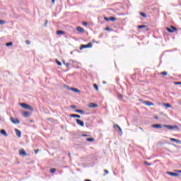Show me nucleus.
Wrapping results in <instances>:
<instances>
[{
  "mask_svg": "<svg viewBox=\"0 0 181 181\" xmlns=\"http://www.w3.org/2000/svg\"><path fill=\"white\" fill-rule=\"evenodd\" d=\"M144 104H145L148 107H151V105H153V103H152L151 101H144Z\"/></svg>",
  "mask_w": 181,
  "mask_h": 181,
  "instance_id": "2eb2a0df",
  "label": "nucleus"
},
{
  "mask_svg": "<svg viewBox=\"0 0 181 181\" xmlns=\"http://www.w3.org/2000/svg\"><path fill=\"white\" fill-rule=\"evenodd\" d=\"M144 28H146V25H138V29H144Z\"/></svg>",
  "mask_w": 181,
  "mask_h": 181,
  "instance_id": "b1692460",
  "label": "nucleus"
},
{
  "mask_svg": "<svg viewBox=\"0 0 181 181\" xmlns=\"http://www.w3.org/2000/svg\"><path fill=\"white\" fill-rule=\"evenodd\" d=\"M70 62H72V63H74V60L73 59H71Z\"/></svg>",
  "mask_w": 181,
  "mask_h": 181,
  "instance_id": "603ef678",
  "label": "nucleus"
},
{
  "mask_svg": "<svg viewBox=\"0 0 181 181\" xmlns=\"http://www.w3.org/2000/svg\"><path fill=\"white\" fill-rule=\"evenodd\" d=\"M103 84H107V82L105 81H103Z\"/></svg>",
  "mask_w": 181,
  "mask_h": 181,
  "instance_id": "de8ad7c7",
  "label": "nucleus"
},
{
  "mask_svg": "<svg viewBox=\"0 0 181 181\" xmlns=\"http://www.w3.org/2000/svg\"><path fill=\"white\" fill-rule=\"evenodd\" d=\"M48 22H49V21H47V20L45 21V28L47 26Z\"/></svg>",
  "mask_w": 181,
  "mask_h": 181,
  "instance_id": "a19ab883",
  "label": "nucleus"
},
{
  "mask_svg": "<svg viewBox=\"0 0 181 181\" xmlns=\"http://www.w3.org/2000/svg\"><path fill=\"white\" fill-rule=\"evenodd\" d=\"M163 127L167 129H179V127L176 125L164 124Z\"/></svg>",
  "mask_w": 181,
  "mask_h": 181,
  "instance_id": "f03ea898",
  "label": "nucleus"
},
{
  "mask_svg": "<svg viewBox=\"0 0 181 181\" xmlns=\"http://www.w3.org/2000/svg\"><path fill=\"white\" fill-rule=\"evenodd\" d=\"M40 151V149L34 150L35 155H37V153Z\"/></svg>",
  "mask_w": 181,
  "mask_h": 181,
  "instance_id": "4c0bfd02",
  "label": "nucleus"
},
{
  "mask_svg": "<svg viewBox=\"0 0 181 181\" xmlns=\"http://www.w3.org/2000/svg\"><path fill=\"white\" fill-rule=\"evenodd\" d=\"M164 105L166 107V108H170V107H172V105H170L169 103H165Z\"/></svg>",
  "mask_w": 181,
  "mask_h": 181,
  "instance_id": "cd10ccee",
  "label": "nucleus"
},
{
  "mask_svg": "<svg viewBox=\"0 0 181 181\" xmlns=\"http://www.w3.org/2000/svg\"><path fill=\"white\" fill-rule=\"evenodd\" d=\"M57 169L56 168H52L50 169V173H54L56 172Z\"/></svg>",
  "mask_w": 181,
  "mask_h": 181,
  "instance_id": "473e14b6",
  "label": "nucleus"
},
{
  "mask_svg": "<svg viewBox=\"0 0 181 181\" xmlns=\"http://www.w3.org/2000/svg\"><path fill=\"white\" fill-rule=\"evenodd\" d=\"M90 108H95V107H98V105L96 103H90L89 104Z\"/></svg>",
  "mask_w": 181,
  "mask_h": 181,
  "instance_id": "a211bd4d",
  "label": "nucleus"
},
{
  "mask_svg": "<svg viewBox=\"0 0 181 181\" xmlns=\"http://www.w3.org/2000/svg\"><path fill=\"white\" fill-rule=\"evenodd\" d=\"M76 30H77L78 32H80L81 33H84V28H81V27H80V26H78V27L76 28Z\"/></svg>",
  "mask_w": 181,
  "mask_h": 181,
  "instance_id": "4468645a",
  "label": "nucleus"
},
{
  "mask_svg": "<svg viewBox=\"0 0 181 181\" xmlns=\"http://www.w3.org/2000/svg\"><path fill=\"white\" fill-rule=\"evenodd\" d=\"M94 88H95L96 91H98V86L97 84L93 85Z\"/></svg>",
  "mask_w": 181,
  "mask_h": 181,
  "instance_id": "72a5a7b5",
  "label": "nucleus"
},
{
  "mask_svg": "<svg viewBox=\"0 0 181 181\" xmlns=\"http://www.w3.org/2000/svg\"><path fill=\"white\" fill-rule=\"evenodd\" d=\"M117 98L119 100H122V98H124V95L121 93H117Z\"/></svg>",
  "mask_w": 181,
  "mask_h": 181,
  "instance_id": "412c9836",
  "label": "nucleus"
},
{
  "mask_svg": "<svg viewBox=\"0 0 181 181\" xmlns=\"http://www.w3.org/2000/svg\"><path fill=\"white\" fill-rule=\"evenodd\" d=\"M105 30H107L109 32H112V29L110 28V27H107Z\"/></svg>",
  "mask_w": 181,
  "mask_h": 181,
  "instance_id": "e433bc0d",
  "label": "nucleus"
},
{
  "mask_svg": "<svg viewBox=\"0 0 181 181\" xmlns=\"http://www.w3.org/2000/svg\"><path fill=\"white\" fill-rule=\"evenodd\" d=\"M70 90H71V91H73L74 93H80V90L76 88H71Z\"/></svg>",
  "mask_w": 181,
  "mask_h": 181,
  "instance_id": "aec40b11",
  "label": "nucleus"
},
{
  "mask_svg": "<svg viewBox=\"0 0 181 181\" xmlns=\"http://www.w3.org/2000/svg\"><path fill=\"white\" fill-rule=\"evenodd\" d=\"M0 133L1 135H4V136H8V133H6V131L5 129H1L0 131Z\"/></svg>",
  "mask_w": 181,
  "mask_h": 181,
  "instance_id": "f3484780",
  "label": "nucleus"
},
{
  "mask_svg": "<svg viewBox=\"0 0 181 181\" xmlns=\"http://www.w3.org/2000/svg\"><path fill=\"white\" fill-rule=\"evenodd\" d=\"M19 155H22L23 156H27L28 153H26V151H25V149H21L19 151Z\"/></svg>",
  "mask_w": 181,
  "mask_h": 181,
  "instance_id": "9b49d317",
  "label": "nucleus"
},
{
  "mask_svg": "<svg viewBox=\"0 0 181 181\" xmlns=\"http://www.w3.org/2000/svg\"><path fill=\"white\" fill-rule=\"evenodd\" d=\"M23 117H25V118H28V117H29L30 113L29 112H23Z\"/></svg>",
  "mask_w": 181,
  "mask_h": 181,
  "instance_id": "4be33fe9",
  "label": "nucleus"
},
{
  "mask_svg": "<svg viewBox=\"0 0 181 181\" xmlns=\"http://www.w3.org/2000/svg\"><path fill=\"white\" fill-rule=\"evenodd\" d=\"M113 128H115V129H116V131L117 129H119V132H122V129H121V127L118 124H115L113 126Z\"/></svg>",
  "mask_w": 181,
  "mask_h": 181,
  "instance_id": "dca6fc26",
  "label": "nucleus"
},
{
  "mask_svg": "<svg viewBox=\"0 0 181 181\" xmlns=\"http://www.w3.org/2000/svg\"><path fill=\"white\" fill-rule=\"evenodd\" d=\"M152 128H156V129H160L162 128L163 126L160 124H152Z\"/></svg>",
  "mask_w": 181,
  "mask_h": 181,
  "instance_id": "1a4fd4ad",
  "label": "nucleus"
},
{
  "mask_svg": "<svg viewBox=\"0 0 181 181\" xmlns=\"http://www.w3.org/2000/svg\"><path fill=\"white\" fill-rule=\"evenodd\" d=\"M13 45V43L12 42L6 43V46H7V47H9V46H12Z\"/></svg>",
  "mask_w": 181,
  "mask_h": 181,
  "instance_id": "a878e982",
  "label": "nucleus"
},
{
  "mask_svg": "<svg viewBox=\"0 0 181 181\" xmlns=\"http://www.w3.org/2000/svg\"><path fill=\"white\" fill-rule=\"evenodd\" d=\"M146 31L149 30V28H146Z\"/></svg>",
  "mask_w": 181,
  "mask_h": 181,
  "instance_id": "864d4df0",
  "label": "nucleus"
},
{
  "mask_svg": "<svg viewBox=\"0 0 181 181\" xmlns=\"http://www.w3.org/2000/svg\"><path fill=\"white\" fill-rule=\"evenodd\" d=\"M15 131L17 136H18V138H21V136H22V132L18 129H15Z\"/></svg>",
  "mask_w": 181,
  "mask_h": 181,
  "instance_id": "f8f14e48",
  "label": "nucleus"
},
{
  "mask_svg": "<svg viewBox=\"0 0 181 181\" xmlns=\"http://www.w3.org/2000/svg\"><path fill=\"white\" fill-rule=\"evenodd\" d=\"M167 175H170V176H173V177L179 176V173H173V172H167Z\"/></svg>",
  "mask_w": 181,
  "mask_h": 181,
  "instance_id": "6e6552de",
  "label": "nucleus"
},
{
  "mask_svg": "<svg viewBox=\"0 0 181 181\" xmlns=\"http://www.w3.org/2000/svg\"><path fill=\"white\" fill-rule=\"evenodd\" d=\"M75 112H78V114H84V110H75Z\"/></svg>",
  "mask_w": 181,
  "mask_h": 181,
  "instance_id": "5701e85b",
  "label": "nucleus"
},
{
  "mask_svg": "<svg viewBox=\"0 0 181 181\" xmlns=\"http://www.w3.org/2000/svg\"><path fill=\"white\" fill-rule=\"evenodd\" d=\"M6 22L4 20H0V25H5Z\"/></svg>",
  "mask_w": 181,
  "mask_h": 181,
  "instance_id": "7c9ffc66",
  "label": "nucleus"
},
{
  "mask_svg": "<svg viewBox=\"0 0 181 181\" xmlns=\"http://www.w3.org/2000/svg\"><path fill=\"white\" fill-rule=\"evenodd\" d=\"M57 35H66V33L63 30H57L56 32Z\"/></svg>",
  "mask_w": 181,
  "mask_h": 181,
  "instance_id": "6ab92c4d",
  "label": "nucleus"
},
{
  "mask_svg": "<svg viewBox=\"0 0 181 181\" xmlns=\"http://www.w3.org/2000/svg\"><path fill=\"white\" fill-rule=\"evenodd\" d=\"M139 129H141V131H144V129H142V127H139Z\"/></svg>",
  "mask_w": 181,
  "mask_h": 181,
  "instance_id": "3c124183",
  "label": "nucleus"
},
{
  "mask_svg": "<svg viewBox=\"0 0 181 181\" xmlns=\"http://www.w3.org/2000/svg\"><path fill=\"white\" fill-rule=\"evenodd\" d=\"M10 121H11V122L13 123V124H20L21 123V122L18 119H15V118H13V117H11L10 118Z\"/></svg>",
  "mask_w": 181,
  "mask_h": 181,
  "instance_id": "0eeeda50",
  "label": "nucleus"
},
{
  "mask_svg": "<svg viewBox=\"0 0 181 181\" xmlns=\"http://www.w3.org/2000/svg\"><path fill=\"white\" fill-rule=\"evenodd\" d=\"M166 30L170 33H173L175 31L177 30V28L173 25H171L170 28H166Z\"/></svg>",
  "mask_w": 181,
  "mask_h": 181,
  "instance_id": "20e7f679",
  "label": "nucleus"
},
{
  "mask_svg": "<svg viewBox=\"0 0 181 181\" xmlns=\"http://www.w3.org/2000/svg\"><path fill=\"white\" fill-rule=\"evenodd\" d=\"M154 118L155 119H159V117H158V116H156Z\"/></svg>",
  "mask_w": 181,
  "mask_h": 181,
  "instance_id": "09e8293b",
  "label": "nucleus"
},
{
  "mask_svg": "<svg viewBox=\"0 0 181 181\" xmlns=\"http://www.w3.org/2000/svg\"><path fill=\"white\" fill-rule=\"evenodd\" d=\"M56 0H52V4H54Z\"/></svg>",
  "mask_w": 181,
  "mask_h": 181,
  "instance_id": "8fccbe9b",
  "label": "nucleus"
},
{
  "mask_svg": "<svg viewBox=\"0 0 181 181\" xmlns=\"http://www.w3.org/2000/svg\"><path fill=\"white\" fill-rule=\"evenodd\" d=\"M83 26H87V25H88V23H87V22H83Z\"/></svg>",
  "mask_w": 181,
  "mask_h": 181,
  "instance_id": "79ce46f5",
  "label": "nucleus"
},
{
  "mask_svg": "<svg viewBox=\"0 0 181 181\" xmlns=\"http://www.w3.org/2000/svg\"><path fill=\"white\" fill-rule=\"evenodd\" d=\"M63 63L64 65H66V67H69V63H66L64 61H63Z\"/></svg>",
  "mask_w": 181,
  "mask_h": 181,
  "instance_id": "58836bf2",
  "label": "nucleus"
},
{
  "mask_svg": "<svg viewBox=\"0 0 181 181\" xmlns=\"http://www.w3.org/2000/svg\"><path fill=\"white\" fill-rule=\"evenodd\" d=\"M104 19L105 21H107V22H110V21H111L112 22H115V21H117V18L112 16L110 18L105 17Z\"/></svg>",
  "mask_w": 181,
  "mask_h": 181,
  "instance_id": "39448f33",
  "label": "nucleus"
},
{
  "mask_svg": "<svg viewBox=\"0 0 181 181\" xmlns=\"http://www.w3.org/2000/svg\"><path fill=\"white\" fill-rule=\"evenodd\" d=\"M86 141L88 142H94V138H88Z\"/></svg>",
  "mask_w": 181,
  "mask_h": 181,
  "instance_id": "393cba45",
  "label": "nucleus"
},
{
  "mask_svg": "<svg viewBox=\"0 0 181 181\" xmlns=\"http://www.w3.org/2000/svg\"><path fill=\"white\" fill-rule=\"evenodd\" d=\"M86 128H91L92 125H91V124L88 122L86 124Z\"/></svg>",
  "mask_w": 181,
  "mask_h": 181,
  "instance_id": "c756f323",
  "label": "nucleus"
},
{
  "mask_svg": "<svg viewBox=\"0 0 181 181\" xmlns=\"http://www.w3.org/2000/svg\"><path fill=\"white\" fill-rule=\"evenodd\" d=\"M161 76H168V73L166 71L160 72Z\"/></svg>",
  "mask_w": 181,
  "mask_h": 181,
  "instance_id": "2f4dec72",
  "label": "nucleus"
},
{
  "mask_svg": "<svg viewBox=\"0 0 181 181\" xmlns=\"http://www.w3.org/2000/svg\"><path fill=\"white\" fill-rule=\"evenodd\" d=\"M70 108H72V110H76V108H77L76 105H72L70 106Z\"/></svg>",
  "mask_w": 181,
  "mask_h": 181,
  "instance_id": "f704fd0d",
  "label": "nucleus"
},
{
  "mask_svg": "<svg viewBox=\"0 0 181 181\" xmlns=\"http://www.w3.org/2000/svg\"><path fill=\"white\" fill-rule=\"evenodd\" d=\"M25 43H26V45H30V40H27L25 41Z\"/></svg>",
  "mask_w": 181,
  "mask_h": 181,
  "instance_id": "ea45409f",
  "label": "nucleus"
},
{
  "mask_svg": "<svg viewBox=\"0 0 181 181\" xmlns=\"http://www.w3.org/2000/svg\"><path fill=\"white\" fill-rule=\"evenodd\" d=\"M170 140L172 142H175L176 144H178L181 145V141L179 140V139H173V138H170Z\"/></svg>",
  "mask_w": 181,
  "mask_h": 181,
  "instance_id": "9d476101",
  "label": "nucleus"
},
{
  "mask_svg": "<svg viewBox=\"0 0 181 181\" xmlns=\"http://www.w3.org/2000/svg\"><path fill=\"white\" fill-rule=\"evenodd\" d=\"M21 107L25 110H29L30 111H35V109L32 106L29 105L28 103H20Z\"/></svg>",
  "mask_w": 181,
  "mask_h": 181,
  "instance_id": "f257e3e1",
  "label": "nucleus"
},
{
  "mask_svg": "<svg viewBox=\"0 0 181 181\" xmlns=\"http://www.w3.org/2000/svg\"><path fill=\"white\" fill-rule=\"evenodd\" d=\"M144 165H146L147 166H152V163H148V161L144 162Z\"/></svg>",
  "mask_w": 181,
  "mask_h": 181,
  "instance_id": "bb28decb",
  "label": "nucleus"
},
{
  "mask_svg": "<svg viewBox=\"0 0 181 181\" xmlns=\"http://www.w3.org/2000/svg\"><path fill=\"white\" fill-rule=\"evenodd\" d=\"M141 16H142L143 18H146V13L141 12L140 13Z\"/></svg>",
  "mask_w": 181,
  "mask_h": 181,
  "instance_id": "c85d7f7f",
  "label": "nucleus"
},
{
  "mask_svg": "<svg viewBox=\"0 0 181 181\" xmlns=\"http://www.w3.org/2000/svg\"><path fill=\"white\" fill-rule=\"evenodd\" d=\"M76 122L78 124V125H80V127H84V122H83V120L76 119Z\"/></svg>",
  "mask_w": 181,
  "mask_h": 181,
  "instance_id": "423d86ee",
  "label": "nucleus"
},
{
  "mask_svg": "<svg viewBox=\"0 0 181 181\" xmlns=\"http://www.w3.org/2000/svg\"><path fill=\"white\" fill-rule=\"evenodd\" d=\"M104 172H105V173L106 175H108V173H109V172H108L107 170H104Z\"/></svg>",
  "mask_w": 181,
  "mask_h": 181,
  "instance_id": "37998d69",
  "label": "nucleus"
},
{
  "mask_svg": "<svg viewBox=\"0 0 181 181\" xmlns=\"http://www.w3.org/2000/svg\"><path fill=\"white\" fill-rule=\"evenodd\" d=\"M69 117H71V118H81V116H80V115L76 114H71Z\"/></svg>",
  "mask_w": 181,
  "mask_h": 181,
  "instance_id": "ddd939ff",
  "label": "nucleus"
},
{
  "mask_svg": "<svg viewBox=\"0 0 181 181\" xmlns=\"http://www.w3.org/2000/svg\"><path fill=\"white\" fill-rule=\"evenodd\" d=\"M82 136L87 137V136H88V135H87V134H82Z\"/></svg>",
  "mask_w": 181,
  "mask_h": 181,
  "instance_id": "49530a36",
  "label": "nucleus"
},
{
  "mask_svg": "<svg viewBox=\"0 0 181 181\" xmlns=\"http://www.w3.org/2000/svg\"><path fill=\"white\" fill-rule=\"evenodd\" d=\"M175 172H177V173H181V170H175Z\"/></svg>",
  "mask_w": 181,
  "mask_h": 181,
  "instance_id": "a18cd8bd",
  "label": "nucleus"
},
{
  "mask_svg": "<svg viewBox=\"0 0 181 181\" xmlns=\"http://www.w3.org/2000/svg\"><path fill=\"white\" fill-rule=\"evenodd\" d=\"M56 63L57 64H58L59 66H62V62L57 59H56Z\"/></svg>",
  "mask_w": 181,
  "mask_h": 181,
  "instance_id": "c9c22d12",
  "label": "nucleus"
},
{
  "mask_svg": "<svg viewBox=\"0 0 181 181\" xmlns=\"http://www.w3.org/2000/svg\"><path fill=\"white\" fill-rule=\"evenodd\" d=\"M175 85H181V82H175Z\"/></svg>",
  "mask_w": 181,
  "mask_h": 181,
  "instance_id": "c03bdc74",
  "label": "nucleus"
},
{
  "mask_svg": "<svg viewBox=\"0 0 181 181\" xmlns=\"http://www.w3.org/2000/svg\"><path fill=\"white\" fill-rule=\"evenodd\" d=\"M90 47H93V43L89 42L87 45H81L80 47V50H83V49H88Z\"/></svg>",
  "mask_w": 181,
  "mask_h": 181,
  "instance_id": "7ed1b4c3",
  "label": "nucleus"
}]
</instances>
